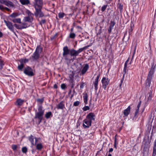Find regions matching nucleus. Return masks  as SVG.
<instances>
[{
  "instance_id": "obj_1",
  "label": "nucleus",
  "mask_w": 156,
  "mask_h": 156,
  "mask_svg": "<svg viewBox=\"0 0 156 156\" xmlns=\"http://www.w3.org/2000/svg\"><path fill=\"white\" fill-rule=\"evenodd\" d=\"M95 115L94 113L90 112L86 116V118L83 121V126L84 129L89 128L91 126L92 123L95 121Z\"/></svg>"
},
{
  "instance_id": "obj_2",
  "label": "nucleus",
  "mask_w": 156,
  "mask_h": 156,
  "mask_svg": "<svg viewBox=\"0 0 156 156\" xmlns=\"http://www.w3.org/2000/svg\"><path fill=\"white\" fill-rule=\"evenodd\" d=\"M38 112L37 110H35V116L34 118L35 119H38L39 120L38 124L42 122L43 119V116L44 113V110L43 109V107L41 105L38 106Z\"/></svg>"
},
{
  "instance_id": "obj_3",
  "label": "nucleus",
  "mask_w": 156,
  "mask_h": 156,
  "mask_svg": "<svg viewBox=\"0 0 156 156\" xmlns=\"http://www.w3.org/2000/svg\"><path fill=\"white\" fill-rule=\"evenodd\" d=\"M34 6L35 9L34 14L35 17H39L40 18L44 17V14L41 11L42 6L36 5Z\"/></svg>"
},
{
  "instance_id": "obj_4",
  "label": "nucleus",
  "mask_w": 156,
  "mask_h": 156,
  "mask_svg": "<svg viewBox=\"0 0 156 156\" xmlns=\"http://www.w3.org/2000/svg\"><path fill=\"white\" fill-rule=\"evenodd\" d=\"M33 69L29 66H27L23 70L24 73L26 75L30 77L33 76L34 74L33 72Z\"/></svg>"
},
{
  "instance_id": "obj_5",
  "label": "nucleus",
  "mask_w": 156,
  "mask_h": 156,
  "mask_svg": "<svg viewBox=\"0 0 156 156\" xmlns=\"http://www.w3.org/2000/svg\"><path fill=\"white\" fill-rule=\"evenodd\" d=\"M109 81L110 80L108 78L106 77H103L101 82L102 84V87L105 90H106L107 85L109 84Z\"/></svg>"
},
{
  "instance_id": "obj_6",
  "label": "nucleus",
  "mask_w": 156,
  "mask_h": 156,
  "mask_svg": "<svg viewBox=\"0 0 156 156\" xmlns=\"http://www.w3.org/2000/svg\"><path fill=\"white\" fill-rule=\"evenodd\" d=\"M4 22L5 23L6 25L11 31L15 33L14 30V25H12V23L9 21H7L5 20H4Z\"/></svg>"
},
{
  "instance_id": "obj_7",
  "label": "nucleus",
  "mask_w": 156,
  "mask_h": 156,
  "mask_svg": "<svg viewBox=\"0 0 156 156\" xmlns=\"http://www.w3.org/2000/svg\"><path fill=\"white\" fill-rule=\"evenodd\" d=\"M100 76V73H99L97 77L95 79L94 82L95 89L96 91L98 89V83L99 79Z\"/></svg>"
},
{
  "instance_id": "obj_8",
  "label": "nucleus",
  "mask_w": 156,
  "mask_h": 156,
  "mask_svg": "<svg viewBox=\"0 0 156 156\" xmlns=\"http://www.w3.org/2000/svg\"><path fill=\"white\" fill-rule=\"evenodd\" d=\"M22 24L23 25L21 26L20 25H18L16 24H14V26L17 29L20 30L26 28L28 27L26 25V23H23Z\"/></svg>"
},
{
  "instance_id": "obj_9",
  "label": "nucleus",
  "mask_w": 156,
  "mask_h": 156,
  "mask_svg": "<svg viewBox=\"0 0 156 156\" xmlns=\"http://www.w3.org/2000/svg\"><path fill=\"white\" fill-rule=\"evenodd\" d=\"M63 53L62 54L63 56L65 57L67 55L70 54V51L67 46H65L63 48Z\"/></svg>"
},
{
  "instance_id": "obj_10",
  "label": "nucleus",
  "mask_w": 156,
  "mask_h": 156,
  "mask_svg": "<svg viewBox=\"0 0 156 156\" xmlns=\"http://www.w3.org/2000/svg\"><path fill=\"white\" fill-rule=\"evenodd\" d=\"M153 77V76L148 74L146 81V85L148 87H150Z\"/></svg>"
},
{
  "instance_id": "obj_11",
  "label": "nucleus",
  "mask_w": 156,
  "mask_h": 156,
  "mask_svg": "<svg viewBox=\"0 0 156 156\" xmlns=\"http://www.w3.org/2000/svg\"><path fill=\"white\" fill-rule=\"evenodd\" d=\"M115 24V23L114 21L111 20L109 23V27L108 29V32L110 34L112 32V30Z\"/></svg>"
},
{
  "instance_id": "obj_12",
  "label": "nucleus",
  "mask_w": 156,
  "mask_h": 156,
  "mask_svg": "<svg viewBox=\"0 0 156 156\" xmlns=\"http://www.w3.org/2000/svg\"><path fill=\"white\" fill-rule=\"evenodd\" d=\"M40 55L34 52L33 55L30 57V58H32L33 61H37L39 58Z\"/></svg>"
},
{
  "instance_id": "obj_13",
  "label": "nucleus",
  "mask_w": 156,
  "mask_h": 156,
  "mask_svg": "<svg viewBox=\"0 0 156 156\" xmlns=\"http://www.w3.org/2000/svg\"><path fill=\"white\" fill-rule=\"evenodd\" d=\"M89 66L88 64H85L84 67L81 71L80 75H83L89 69Z\"/></svg>"
},
{
  "instance_id": "obj_14",
  "label": "nucleus",
  "mask_w": 156,
  "mask_h": 156,
  "mask_svg": "<svg viewBox=\"0 0 156 156\" xmlns=\"http://www.w3.org/2000/svg\"><path fill=\"white\" fill-rule=\"evenodd\" d=\"M64 102V101H63L60 102L58 105H56V108L58 109H63L65 108Z\"/></svg>"
},
{
  "instance_id": "obj_15",
  "label": "nucleus",
  "mask_w": 156,
  "mask_h": 156,
  "mask_svg": "<svg viewBox=\"0 0 156 156\" xmlns=\"http://www.w3.org/2000/svg\"><path fill=\"white\" fill-rule=\"evenodd\" d=\"M23 20L25 22H28L29 23H32L33 20V16H27L25 17L24 18Z\"/></svg>"
},
{
  "instance_id": "obj_16",
  "label": "nucleus",
  "mask_w": 156,
  "mask_h": 156,
  "mask_svg": "<svg viewBox=\"0 0 156 156\" xmlns=\"http://www.w3.org/2000/svg\"><path fill=\"white\" fill-rule=\"evenodd\" d=\"M70 55L72 56H77L78 55L77 51L74 49H71L70 51Z\"/></svg>"
},
{
  "instance_id": "obj_17",
  "label": "nucleus",
  "mask_w": 156,
  "mask_h": 156,
  "mask_svg": "<svg viewBox=\"0 0 156 156\" xmlns=\"http://www.w3.org/2000/svg\"><path fill=\"white\" fill-rule=\"evenodd\" d=\"M42 50L43 48L40 45H38L37 47L34 52L40 55L42 51Z\"/></svg>"
},
{
  "instance_id": "obj_18",
  "label": "nucleus",
  "mask_w": 156,
  "mask_h": 156,
  "mask_svg": "<svg viewBox=\"0 0 156 156\" xmlns=\"http://www.w3.org/2000/svg\"><path fill=\"white\" fill-rule=\"evenodd\" d=\"M130 106H129L126 109L124 110L123 112V114L125 116H128L130 112Z\"/></svg>"
},
{
  "instance_id": "obj_19",
  "label": "nucleus",
  "mask_w": 156,
  "mask_h": 156,
  "mask_svg": "<svg viewBox=\"0 0 156 156\" xmlns=\"http://www.w3.org/2000/svg\"><path fill=\"white\" fill-rule=\"evenodd\" d=\"M24 101V100H23L20 98L18 99L16 101L15 105L17 106H21L23 105Z\"/></svg>"
},
{
  "instance_id": "obj_20",
  "label": "nucleus",
  "mask_w": 156,
  "mask_h": 156,
  "mask_svg": "<svg viewBox=\"0 0 156 156\" xmlns=\"http://www.w3.org/2000/svg\"><path fill=\"white\" fill-rule=\"evenodd\" d=\"M34 145L36 146V149L39 151H41V149L43 147L42 144L41 143L37 144H34Z\"/></svg>"
},
{
  "instance_id": "obj_21",
  "label": "nucleus",
  "mask_w": 156,
  "mask_h": 156,
  "mask_svg": "<svg viewBox=\"0 0 156 156\" xmlns=\"http://www.w3.org/2000/svg\"><path fill=\"white\" fill-rule=\"evenodd\" d=\"M5 5L9 7H13L14 6V5L13 3L9 1L6 0Z\"/></svg>"
},
{
  "instance_id": "obj_22",
  "label": "nucleus",
  "mask_w": 156,
  "mask_h": 156,
  "mask_svg": "<svg viewBox=\"0 0 156 156\" xmlns=\"http://www.w3.org/2000/svg\"><path fill=\"white\" fill-rule=\"evenodd\" d=\"M29 60L27 58L21 59L19 60L20 64L23 65L24 66V64L28 62Z\"/></svg>"
},
{
  "instance_id": "obj_23",
  "label": "nucleus",
  "mask_w": 156,
  "mask_h": 156,
  "mask_svg": "<svg viewBox=\"0 0 156 156\" xmlns=\"http://www.w3.org/2000/svg\"><path fill=\"white\" fill-rule=\"evenodd\" d=\"M53 116V115L51 112H47L45 115V117L46 119H49L52 117Z\"/></svg>"
},
{
  "instance_id": "obj_24",
  "label": "nucleus",
  "mask_w": 156,
  "mask_h": 156,
  "mask_svg": "<svg viewBox=\"0 0 156 156\" xmlns=\"http://www.w3.org/2000/svg\"><path fill=\"white\" fill-rule=\"evenodd\" d=\"M34 137L32 135H31L29 137L28 139L31 143V146L32 147L34 145Z\"/></svg>"
},
{
  "instance_id": "obj_25",
  "label": "nucleus",
  "mask_w": 156,
  "mask_h": 156,
  "mask_svg": "<svg viewBox=\"0 0 156 156\" xmlns=\"http://www.w3.org/2000/svg\"><path fill=\"white\" fill-rule=\"evenodd\" d=\"M74 73L73 72H72V74L70 75L69 77L70 78V80L72 81V85H71V88H73L74 87V86L75 85L74 83H73V78H74Z\"/></svg>"
},
{
  "instance_id": "obj_26",
  "label": "nucleus",
  "mask_w": 156,
  "mask_h": 156,
  "mask_svg": "<svg viewBox=\"0 0 156 156\" xmlns=\"http://www.w3.org/2000/svg\"><path fill=\"white\" fill-rule=\"evenodd\" d=\"M20 1L23 5H27L30 4L29 0H20Z\"/></svg>"
},
{
  "instance_id": "obj_27",
  "label": "nucleus",
  "mask_w": 156,
  "mask_h": 156,
  "mask_svg": "<svg viewBox=\"0 0 156 156\" xmlns=\"http://www.w3.org/2000/svg\"><path fill=\"white\" fill-rule=\"evenodd\" d=\"M43 4V0H35V3L34 6L36 5H41L42 6Z\"/></svg>"
},
{
  "instance_id": "obj_28",
  "label": "nucleus",
  "mask_w": 156,
  "mask_h": 156,
  "mask_svg": "<svg viewBox=\"0 0 156 156\" xmlns=\"http://www.w3.org/2000/svg\"><path fill=\"white\" fill-rule=\"evenodd\" d=\"M84 102L87 104V103L88 100V94L87 93H86L83 96Z\"/></svg>"
},
{
  "instance_id": "obj_29",
  "label": "nucleus",
  "mask_w": 156,
  "mask_h": 156,
  "mask_svg": "<svg viewBox=\"0 0 156 156\" xmlns=\"http://www.w3.org/2000/svg\"><path fill=\"white\" fill-rule=\"evenodd\" d=\"M14 23H21V19L20 18L17 19H14L12 20H10Z\"/></svg>"
},
{
  "instance_id": "obj_30",
  "label": "nucleus",
  "mask_w": 156,
  "mask_h": 156,
  "mask_svg": "<svg viewBox=\"0 0 156 156\" xmlns=\"http://www.w3.org/2000/svg\"><path fill=\"white\" fill-rule=\"evenodd\" d=\"M88 46H86L83 48H79L77 51V52L78 53V54L80 53L82 51H83L84 50L87 49Z\"/></svg>"
},
{
  "instance_id": "obj_31",
  "label": "nucleus",
  "mask_w": 156,
  "mask_h": 156,
  "mask_svg": "<svg viewBox=\"0 0 156 156\" xmlns=\"http://www.w3.org/2000/svg\"><path fill=\"white\" fill-rule=\"evenodd\" d=\"M2 57L0 56V70H1L4 65V64L3 63V61L2 60Z\"/></svg>"
},
{
  "instance_id": "obj_32",
  "label": "nucleus",
  "mask_w": 156,
  "mask_h": 156,
  "mask_svg": "<svg viewBox=\"0 0 156 156\" xmlns=\"http://www.w3.org/2000/svg\"><path fill=\"white\" fill-rule=\"evenodd\" d=\"M76 37V34L74 33L70 32L69 35V37L70 38L74 39Z\"/></svg>"
},
{
  "instance_id": "obj_33",
  "label": "nucleus",
  "mask_w": 156,
  "mask_h": 156,
  "mask_svg": "<svg viewBox=\"0 0 156 156\" xmlns=\"http://www.w3.org/2000/svg\"><path fill=\"white\" fill-rule=\"evenodd\" d=\"M44 100V98H38L37 99V102L41 104L43 102Z\"/></svg>"
},
{
  "instance_id": "obj_34",
  "label": "nucleus",
  "mask_w": 156,
  "mask_h": 156,
  "mask_svg": "<svg viewBox=\"0 0 156 156\" xmlns=\"http://www.w3.org/2000/svg\"><path fill=\"white\" fill-rule=\"evenodd\" d=\"M18 16V14L16 13H13L9 15V16L12 18H14Z\"/></svg>"
},
{
  "instance_id": "obj_35",
  "label": "nucleus",
  "mask_w": 156,
  "mask_h": 156,
  "mask_svg": "<svg viewBox=\"0 0 156 156\" xmlns=\"http://www.w3.org/2000/svg\"><path fill=\"white\" fill-rule=\"evenodd\" d=\"M22 151L23 153L26 154L27 151V149L26 147H23L22 149Z\"/></svg>"
},
{
  "instance_id": "obj_36",
  "label": "nucleus",
  "mask_w": 156,
  "mask_h": 156,
  "mask_svg": "<svg viewBox=\"0 0 156 156\" xmlns=\"http://www.w3.org/2000/svg\"><path fill=\"white\" fill-rule=\"evenodd\" d=\"M65 15V13L63 12H60L58 14V16L59 18H62Z\"/></svg>"
},
{
  "instance_id": "obj_37",
  "label": "nucleus",
  "mask_w": 156,
  "mask_h": 156,
  "mask_svg": "<svg viewBox=\"0 0 156 156\" xmlns=\"http://www.w3.org/2000/svg\"><path fill=\"white\" fill-rule=\"evenodd\" d=\"M24 67V66L23 65L20 64V65H18V69L19 70L22 71Z\"/></svg>"
},
{
  "instance_id": "obj_38",
  "label": "nucleus",
  "mask_w": 156,
  "mask_h": 156,
  "mask_svg": "<svg viewBox=\"0 0 156 156\" xmlns=\"http://www.w3.org/2000/svg\"><path fill=\"white\" fill-rule=\"evenodd\" d=\"M58 36L57 33H56L54 35L50 37V39L51 41H52L55 39Z\"/></svg>"
},
{
  "instance_id": "obj_39",
  "label": "nucleus",
  "mask_w": 156,
  "mask_h": 156,
  "mask_svg": "<svg viewBox=\"0 0 156 156\" xmlns=\"http://www.w3.org/2000/svg\"><path fill=\"white\" fill-rule=\"evenodd\" d=\"M136 46H135L134 47V51H133V55H132V58L131 59V61H130L129 64H131L132 63V60L133 58V57H134V54H135V52H136Z\"/></svg>"
},
{
  "instance_id": "obj_40",
  "label": "nucleus",
  "mask_w": 156,
  "mask_h": 156,
  "mask_svg": "<svg viewBox=\"0 0 156 156\" xmlns=\"http://www.w3.org/2000/svg\"><path fill=\"white\" fill-rule=\"evenodd\" d=\"M116 135L114 137V147L117 149V139L116 138Z\"/></svg>"
},
{
  "instance_id": "obj_41",
  "label": "nucleus",
  "mask_w": 156,
  "mask_h": 156,
  "mask_svg": "<svg viewBox=\"0 0 156 156\" xmlns=\"http://www.w3.org/2000/svg\"><path fill=\"white\" fill-rule=\"evenodd\" d=\"M26 13L28 14V16H33L34 15V14L31 13V12H30V10H27V11Z\"/></svg>"
},
{
  "instance_id": "obj_42",
  "label": "nucleus",
  "mask_w": 156,
  "mask_h": 156,
  "mask_svg": "<svg viewBox=\"0 0 156 156\" xmlns=\"http://www.w3.org/2000/svg\"><path fill=\"white\" fill-rule=\"evenodd\" d=\"M108 6L107 5H104L101 7V11L102 12H104L105 10Z\"/></svg>"
},
{
  "instance_id": "obj_43",
  "label": "nucleus",
  "mask_w": 156,
  "mask_h": 156,
  "mask_svg": "<svg viewBox=\"0 0 156 156\" xmlns=\"http://www.w3.org/2000/svg\"><path fill=\"white\" fill-rule=\"evenodd\" d=\"M18 147L17 145L15 144H13L12 146V148L13 149V150L14 151H16Z\"/></svg>"
},
{
  "instance_id": "obj_44",
  "label": "nucleus",
  "mask_w": 156,
  "mask_h": 156,
  "mask_svg": "<svg viewBox=\"0 0 156 156\" xmlns=\"http://www.w3.org/2000/svg\"><path fill=\"white\" fill-rule=\"evenodd\" d=\"M80 103V102L79 101H76L73 103V105L75 106H78Z\"/></svg>"
},
{
  "instance_id": "obj_45",
  "label": "nucleus",
  "mask_w": 156,
  "mask_h": 156,
  "mask_svg": "<svg viewBox=\"0 0 156 156\" xmlns=\"http://www.w3.org/2000/svg\"><path fill=\"white\" fill-rule=\"evenodd\" d=\"M90 109V107L88 106H85L83 108V111H85Z\"/></svg>"
},
{
  "instance_id": "obj_46",
  "label": "nucleus",
  "mask_w": 156,
  "mask_h": 156,
  "mask_svg": "<svg viewBox=\"0 0 156 156\" xmlns=\"http://www.w3.org/2000/svg\"><path fill=\"white\" fill-rule=\"evenodd\" d=\"M152 93H148L147 94V95H148V96L147 98L148 101L151 100V99L152 98Z\"/></svg>"
},
{
  "instance_id": "obj_47",
  "label": "nucleus",
  "mask_w": 156,
  "mask_h": 156,
  "mask_svg": "<svg viewBox=\"0 0 156 156\" xmlns=\"http://www.w3.org/2000/svg\"><path fill=\"white\" fill-rule=\"evenodd\" d=\"M0 9L3 11H4L5 10H6L8 11H9L10 10V9L9 8H8L6 7H3V5H2V9Z\"/></svg>"
},
{
  "instance_id": "obj_48",
  "label": "nucleus",
  "mask_w": 156,
  "mask_h": 156,
  "mask_svg": "<svg viewBox=\"0 0 156 156\" xmlns=\"http://www.w3.org/2000/svg\"><path fill=\"white\" fill-rule=\"evenodd\" d=\"M127 66L126 65H124L123 70V73H124V75L126 74V68H127Z\"/></svg>"
},
{
  "instance_id": "obj_49",
  "label": "nucleus",
  "mask_w": 156,
  "mask_h": 156,
  "mask_svg": "<svg viewBox=\"0 0 156 156\" xmlns=\"http://www.w3.org/2000/svg\"><path fill=\"white\" fill-rule=\"evenodd\" d=\"M46 22V20L45 19H42L41 20V21L40 22V24L42 25L44 24Z\"/></svg>"
},
{
  "instance_id": "obj_50",
  "label": "nucleus",
  "mask_w": 156,
  "mask_h": 156,
  "mask_svg": "<svg viewBox=\"0 0 156 156\" xmlns=\"http://www.w3.org/2000/svg\"><path fill=\"white\" fill-rule=\"evenodd\" d=\"M61 87L62 89H64L66 87V85L64 83H62L61 85Z\"/></svg>"
},
{
  "instance_id": "obj_51",
  "label": "nucleus",
  "mask_w": 156,
  "mask_h": 156,
  "mask_svg": "<svg viewBox=\"0 0 156 156\" xmlns=\"http://www.w3.org/2000/svg\"><path fill=\"white\" fill-rule=\"evenodd\" d=\"M102 32V28L101 27H100V29H99V30L98 32V33H97V35H100Z\"/></svg>"
},
{
  "instance_id": "obj_52",
  "label": "nucleus",
  "mask_w": 156,
  "mask_h": 156,
  "mask_svg": "<svg viewBox=\"0 0 156 156\" xmlns=\"http://www.w3.org/2000/svg\"><path fill=\"white\" fill-rule=\"evenodd\" d=\"M156 155V149H153L152 156H155Z\"/></svg>"
},
{
  "instance_id": "obj_53",
  "label": "nucleus",
  "mask_w": 156,
  "mask_h": 156,
  "mask_svg": "<svg viewBox=\"0 0 156 156\" xmlns=\"http://www.w3.org/2000/svg\"><path fill=\"white\" fill-rule=\"evenodd\" d=\"M153 149H156V139L154 143V147Z\"/></svg>"
},
{
  "instance_id": "obj_54",
  "label": "nucleus",
  "mask_w": 156,
  "mask_h": 156,
  "mask_svg": "<svg viewBox=\"0 0 156 156\" xmlns=\"http://www.w3.org/2000/svg\"><path fill=\"white\" fill-rule=\"evenodd\" d=\"M132 26L133 27L134 26V24H133V23H132V22H131V24H130V30H131V32L132 31V30H133V29L132 28Z\"/></svg>"
},
{
  "instance_id": "obj_55",
  "label": "nucleus",
  "mask_w": 156,
  "mask_h": 156,
  "mask_svg": "<svg viewBox=\"0 0 156 156\" xmlns=\"http://www.w3.org/2000/svg\"><path fill=\"white\" fill-rule=\"evenodd\" d=\"M84 83L83 82H82L81 83L80 87V88L82 89L84 87Z\"/></svg>"
},
{
  "instance_id": "obj_56",
  "label": "nucleus",
  "mask_w": 156,
  "mask_h": 156,
  "mask_svg": "<svg viewBox=\"0 0 156 156\" xmlns=\"http://www.w3.org/2000/svg\"><path fill=\"white\" fill-rule=\"evenodd\" d=\"M6 0H0V3L2 4H5Z\"/></svg>"
},
{
  "instance_id": "obj_57",
  "label": "nucleus",
  "mask_w": 156,
  "mask_h": 156,
  "mask_svg": "<svg viewBox=\"0 0 156 156\" xmlns=\"http://www.w3.org/2000/svg\"><path fill=\"white\" fill-rule=\"evenodd\" d=\"M119 9L120 10V11H121L123 9L122 5L120 4L119 6Z\"/></svg>"
},
{
  "instance_id": "obj_58",
  "label": "nucleus",
  "mask_w": 156,
  "mask_h": 156,
  "mask_svg": "<svg viewBox=\"0 0 156 156\" xmlns=\"http://www.w3.org/2000/svg\"><path fill=\"white\" fill-rule=\"evenodd\" d=\"M141 103V101H140L137 106V108H139Z\"/></svg>"
},
{
  "instance_id": "obj_59",
  "label": "nucleus",
  "mask_w": 156,
  "mask_h": 156,
  "mask_svg": "<svg viewBox=\"0 0 156 156\" xmlns=\"http://www.w3.org/2000/svg\"><path fill=\"white\" fill-rule=\"evenodd\" d=\"M138 113H139L138 112L136 111L135 112V114H134V117H137V115L138 114Z\"/></svg>"
},
{
  "instance_id": "obj_60",
  "label": "nucleus",
  "mask_w": 156,
  "mask_h": 156,
  "mask_svg": "<svg viewBox=\"0 0 156 156\" xmlns=\"http://www.w3.org/2000/svg\"><path fill=\"white\" fill-rule=\"evenodd\" d=\"M34 139H35V144H37V143L38 141V139L37 137H35Z\"/></svg>"
},
{
  "instance_id": "obj_61",
  "label": "nucleus",
  "mask_w": 156,
  "mask_h": 156,
  "mask_svg": "<svg viewBox=\"0 0 156 156\" xmlns=\"http://www.w3.org/2000/svg\"><path fill=\"white\" fill-rule=\"evenodd\" d=\"M129 58H128V59H127V60L126 61V62H125L124 65H126V66H127V64L128 62H129Z\"/></svg>"
},
{
  "instance_id": "obj_62",
  "label": "nucleus",
  "mask_w": 156,
  "mask_h": 156,
  "mask_svg": "<svg viewBox=\"0 0 156 156\" xmlns=\"http://www.w3.org/2000/svg\"><path fill=\"white\" fill-rule=\"evenodd\" d=\"M124 75H123V77L122 78V79L121 80V84L123 82V81L124 79Z\"/></svg>"
},
{
  "instance_id": "obj_63",
  "label": "nucleus",
  "mask_w": 156,
  "mask_h": 156,
  "mask_svg": "<svg viewBox=\"0 0 156 156\" xmlns=\"http://www.w3.org/2000/svg\"><path fill=\"white\" fill-rule=\"evenodd\" d=\"M54 87L55 89H57L58 88V86L56 84H55L54 85Z\"/></svg>"
},
{
  "instance_id": "obj_64",
  "label": "nucleus",
  "mask_w": 156,
  "mask_h": 156,
  "mask_svg": "<svg viewBox=\"0 0 156 156\" xmlns=\"http://www.w3.org/2000/svg\"><path fill=\"white\" fill-rule=\"evenodd\" d=\"M113 149L112 148H110L109 150V152H112L113 151Z\"/></svg>"
}]
</instances>
